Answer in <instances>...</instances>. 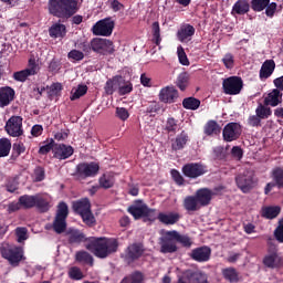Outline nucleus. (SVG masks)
<instances>
[{"label": "nucleus", "instance_id": "nucleus-45", "mask_svg": "<svg viewBox=\"0 0 283 283\" xmlns=\"http://www.w3.org/2000/svg\"><path fill=\"white\" fill-rule=\"evenodd\" d=\"M205 133L208 136H218V134H220V126L218 123L210 120L206 125Z\"/></svg>", "mask_w": 283, "mask_h": 283}, {"label": "nucleus", "instance_id": "nucleus-57", "mask_svg": "<svg viewBox=\"0 0 283 283\" xmlns=\"http://www.w3.org/2000/svg\"><path fill=\"white\" fill-rule=\"evenodd\" d=\"M153 34L156 45H160V24L158 22L153 23Z\"/></svg>", "mask_w": 283, "mask_h": 283}, {"label": "nucleus", "instance_id": "nucleus-60", "mask_svg": "<svg viewBox=\"0 0 283 283\" xmlns=\"http://www.w3.org/2000/svg\"><path fill=\"white\" fill-rule=\"evenodd\" d=\"M63 91V84L61 83H53L50 86V94H52V96H57V94H61V92Z\"/></svg>", "mask_w": 283, "mask_h": 283}, {"label": "nucleus", "instance_id": "nucleus-1", "mask_svg": "<svg viewBox=\"0 0 283 283\" xmlns=\"http://www.w3.org/2000/svg\"><path fill=\"white\" fill-rule=\"evenodd\" d=\"M160 235L159 244L161 253H176V251H178L176 242H179V244L187 248L192 244L191 239L188 235L180 234V232L176 230H160Z\"/></svg>", "mask_w": 283, "mask_h": 283}, {"label": "nucleus", "instance_id": "nucleus-5", "mask_svg": "<svg viewBox=\"0 0 283 283\" xmlns=\"http://www.w3.org/2000/svg\"><path fill=\"white\" fill-rule=\"evenodd\" d=\"M0 253L4 260L11 264V266H19L22 260H25L23 248L10 244V243H2L0 245Z\"/></svg>", "mask_w": 283, "mask_h": 283}, {"label": "nucleus", "instance_id": "nucleus-35", "mask_svg": "<svg viewBox=\"0 0 283 283\" xmlns=\"http://www.w3.org/2000/svg\"><path fill=\"white\" fill-rule=\"evenodd\" d=\"M98 182L102 189H112L116 182L115 175L113 172H105L99 177Z\"/></svg>", "mask_w": 283, "mask_h": 283}, {"label": "nucleus", "instance_id": "nucleus-9", "mask_svg": "<svg viewBox=\"0 0 283 283\" xmlns=\"http://www.w3.org/2000/svg\"><path fill=\"white\" fill-rule=\"evenodd\" d=\"M243 82L241 77L238 76H230L222 82V87L224 94L229 96H235L242 92Z\"/></svg>", "mask_w": 283, "mask_h": 283}, {"label": "nucleus", "instance_id": "nucleus-20", "mask_svg": "<svg viewBox=\"0 0 283 283\" xmlns=\"http://www.w3.org/2000/svg\"><path fill=\"white\" fill-rule=\"evenodd\" d=\"M190 258L195 260V262H209L211 258V248L201 247L193 249L191 251Z\"/></svg>", "mask_w": 283, "mask_h": 283}, {"label": "nucleus", "instance_id": "nucleus-27", "mask_svg": "<svg viewBox=\"0 0 283 283\" xmlns=\"http://www.w3.org/2000/svg\"><path fill=\"white\" fill-rule=\"evenodd\" d=\"M66 238L70 244H81V242H85L86 240L85 234L76 228H70L66 231Z\"/></svg>", "mask_w": 283, "mask_h": 283}, {"label": "nucleus", "instance_id": "nucleus-37", "mask_svg": "<svg viewBox=\"0 0 283 283\" xmlns=\"http://www.w3.org/2000/svg\"><path fill=\"white\" fill-rule=\"evenodd\" d=\"M250 6L247 0H239L232 7V14H247L249 12Z\"/></svg>", "mask_w": 283, "mask_h": 283}, {"label": "nucleus", "instance_id": "nucleus-48", "mask_svg": "<svg viewBox=\"0 0 283 283\" xmlns=\"http://www.w3.org/2000/svg\"><path fill=\"white\" fill-rule=\"evenodd\" d=\"M263 216L264 218H268L270 220H273V218H277L280 216V207H268L263 209Z\"/></svg>", "mask_w": 283, "mask_h": 283}, {"label": "nucleus", "instance_id": "nucleus-40", "mask_svg": "<svg viewBox=\"0 0 283 283\" xmlns=\"http://www.w3.org/2000/svg\"><path fill=\"white\" fill-rule=\"evenodd\" d=\"M12 149V143L8 138L0 139V158H6L10 156V150Z\"/></svg>", "mask_w": 283, "mask_h": 283}, {"label": "nucleus", "instance_id": "nucleus-10", "mask_svg": "<svg viewBox=\"0 0 283 283\" xmlns=\"http://www.w3.org/2000/svg\"><path fill=\"white\" fill-rule=\"evenodd\" d=\"M92 32L95 36H112V32H114V21L112 18H106L96 22Z\"/></svg>", "mask_w": 283, "mask_h": 283}, {"label": "nucleus", "instance_id": "nucleus-4", "mask_svg": "<svg viewBox=\"0 0 283 283\" xmlns=\"http://www.w3.org/2000/svg\"><path fill=\"white\" fill-rule=\"evenodd\" d=\"M78 49L86 53L90 52V50H93V52H96L97 54H114V42L103 38H94L90 44L85 42L81 43Z\"/></svg>", "mask_w": 283, "mask_h": 283}, {"label": "nucleus", "instance_id": "nucleus-34", "mask_svg": "<svg viewBox=\"0 0 283 283\" xmlns=\"http://www.w3.org/2000/svg\"><path fill=\"white\" fill-rule=\"evenodd\" d=\"M184 209H186V211H200V209H202V206H200V202L198 201L196 195L187 196L184 199Z\"/></svg>", "mask_w": 283, "mask_h": 283}, {"label": "nucleus", "instance_id": "nucleus-23", "mask_svg": "<svg viewBox=\"0 0 283 283\" xmlns=\"http://www.w3.org/2000/svg\"><path fill=\"white\" fill-rule=\"evenodd\" d=\"M199 205L201 207H209L211 205V200L213 199V191L208 188H201L195 193Z\"/></svg>", "mask_w": 283, "mask_h": 283}, {"label": "nucleus", "instance_id": "nucleus-42", "mask_svg": "<svg viewBox=\"0 0 283 283\" xmlns=\"http://www.w3.org/2000/svg\"><path fill=\"white\" fill-rule=\"evenodd\" d=\"M176 85L181 92H185V90H187V87L189 86V73H180L177 77Z\"/></svg>", "mask_w": 283, "mask_h": 283}, {"label": "nucleus", "instance_id": "nucleus-46", "mask_svg": "<svg viewBox=\"0 0 283 283\" xmlns=\"http://www.w3.org/2000/svg\"><path fill=\"white\" fill-rule=\"evenodd\" d=\"M87 94V85H78L76 88H73L71 92V101H76L81 98V96H85Z\"/></svg>", "mask_w": 283, "mask_h": 283}, {"label": "nucleus", "instance_id": "nucleus-39", "mask_svg": "<svg viewBox=\"0 0 283 283\" xmlns=\"http://www.w3.org/2000/svg\"><path fill=\"white\" fill-rule=\"evenodd\" d=\"M22 209H32L36 206V195H24L19 198Z\"/></svg>", "mask_w": 283, "mask_h": 283}, {"label": "nucleus", "instance_id": "nucleus-38", "mask_svg": "<svg viewBox=\"0 0 283 283\" xmlns=\"http://www.w3.org/2000/svg\"><path fill=\"white\" fill-rule=\"evenodd\" d=\"M76 262H82L83 264H90V266L94 265V256L90 254L87 251H77L75 253Z\"/></svg>", "mask_w": 283, "mask_h": 283}, {"label": "nucleus", "instance_id": "nucleus-61", "mask_svg": "<svg viewBox=\"0 0 283 283\" xmlns=\"http://www.w3.org/2000/svg\"><path fill=\"white\" fill-rule=\"evenodd\" d=\"M54 145L56 144H54L53 140L49 144L43 145L42 147H40L39 154L45 155V154H50V151H54Z\"/></svg>", "mask_w": 283, "mask_h": 283}, {"label": "nucleus", "instance_id": "nucleus-26", "mask_svg": "<svg viewBox=\"0 0 283 283\" xmlns=\"http://www.w3.org/2000/svg\"><path fill=\"white\" fill-rule=\"evenodd\" d=\"M67 34V27L65 24L56 22L49 29V35L51 39H65Z\"/></svg>", "mask_w": 283, "mask_h": 283}, {"label": "nucleus", "instance_id": "nucleus-16", "mask_svg": "<svg viewBox=\"0 0 283 283\" xmlns=\"http://www.w3.org/2000/svg\"><path fill=\"white\" fill-rule=\"evenodd\" d=\"M241 128L238 123H229L223 128V140L227 143H232V140H238L240 138Z\"/></svg>", "mask_w": 283, "mask_h": 283}, {"label": "nucleus", "instance_id": "nucleus-15", "mask_svg": "<svg viewBox=\"0 0 283 283\" xmlns=\"http://www.w3.org/2000/svg\"><path fill=\"white\" fill-rule=\"evenodd\" d=\"M159 101L161 103H167L171 105V103H176L178 101V90L175 86H166L163 87L159 92Z\"/></svg>", "mask_w": 283, "mask_h": 283}, {"label": "nucleus", "instance_id": "nucleus-36", "mask_svg": "<svg viewBox=\"0 0 283 283\" xmlns=\"http://www.w3.org/2000/svg\"><path fill=\"white\" fill-rule=\"evenodd\" d=\"M188 140H189V135L184 130L179 135H177V137L171 144V147L175 151L185 149V146L187 145Z\"/></svg>", "mask_w": 283, "mask_h": 283}, {"label": "nucleus", "instance_id": "nucleus-6", "mask_svg": "<svg viewBox=\"0 0 283 283\" xmlns=\"http://www.w3.org/2000/svg\"><path fill=\"white\" fill-rule=\"evenodd\" d=\"M177 283H209V276L200 270H186L182 274H178Z\"/></svg>", "mask_w": 283, "mask_h": 283}, {"label": "nucleus", "instance_id": "nucleus-41", "mask_svg": "<svg viewBox=\"0 0 283 283\" xmlns=\"http://www.w3.org/2000/svg\"><path fill=\"white\" fill-rule=\"evenodd\" d=\"M224 280L231 283H235L239 280L238 271L233 268H226L222 270Z\"/></svg>", "mask_w": 283, "mask_h": 283}, {"label": "nucleus", "instance_id": "nucleus-18", "mask_svg": "<svg viewBox=\"0 0 283 283\" xmlns=\"http://www.w3.org/2000/svg\"><path fill=\"white\" fill-rule=\"evenodd\" d=\"M128 213H132L135 220L149 216V208L143 201H136L133 206L128 207Z\"/></svg>", "mask_w": 283, "mask_h": 283}, {"label": "nucleus", "instance_id": "nucleus-30", "mask_svg": "<svg viewBox=\"0 0 283 283\" xmlns=\"http://www.w3.org/2000/svg\"><path fill=\"white\" fill-rule=\"evenodd\" d=\"M157 220L163 224H176L180 220V213L178 212H161L158 214Z\"/></svg>", "mask_w": 283, "mask_h": 283}, {"label": "nucleus", "instance_id": "nucleus-12", "mask_svg": "<svg viewBox=\"0 0 283 283\" xmlns=\"http://www.w3.org/2000/svg\"><path fill=\"white\" fill-rule=\"evenodd\" d=\"M237 185L243 193H249L253 187H255V181L253 180V172L247 170L237 177Z\"/></svg>", "mask_w": 283, "mask_h": 283}, {"label": "nucleus", "instance_id": "nucleus-49", "mask_svg": "<svg viewBox=\"0 0 283 283\" xmlns=\"http://www.w3.org/2000/svg\"><path fill=\"white\" fill-rule=\"evenodd\" d=\"M80 216L87 227H94V224H96V218L94 217V213H92V210H88Z\"/></svg>", "mask_w": 283, "mask_h": 283}, {"label": "nucleus", "instance_id": "nucleus-8", "mask_svg": "<svg viewBox=\"0 0 283 283\" xmlns=\"http://www.w3.org/2000/svg\"><path fill=\"white\" fill-rule=\"evenodd\" d=\"M4 129L12 138L23 136V118L21 116H11L4 126Z\"/></svg>", "mask_w": 283, "mask_h": 283}, {"label": "nucleus", "instance_id": "nucleus-51", "mask_svg": "<svg viewBox=\"0 0 283 283\" xmlns=\"http://www.w3.org/2000/svg\"><path fill=\"white\" fill-rule=\"evenodd\" d=\"M269 3H271V0H252V10L254 12H262Z\"/></svg>", "mask_w": 283, "mask_h": 283}, {"label": "nucleus", "instance_id": "nucleus-54", "mask_svg": "<svg viewBox=\"0 0 283 283\" xmlns=\"http://www.w3.org/2000/svg\"><path fill=\"white\" fill-rule=\"evenodd\" d=\"M67 57L70 61H83V59H85V53L74 49L67 53Z\"/></svg>", "mask_w": 283, "mask_h": 283}, {"label": "nucleus", "instance_id": "nucleus-55", "mask_svg": "<svg viewBox=\"0 0 283 283\" xmlns=\"http://www.w3.org/2000/svg\"><path fill=\"white\" fill-rule=\"evenodd\" d=\"M69 277L71 280H83V272L81 268L73 266L69 270Z\"/></svg>", "mask_w": 283, "mask_h": 283}, {"label": "nucleus", "instance_id": "nucleus-29", "mask_svg": "<svg viewBox=\"0 0 283 283\" xmlns=\"http://www.w3.org/2000/svg\"><path fill=\"white\" fill-rule=\"evenodd\" d=\"M273 72H275V61L266 60L261 66L259 76L261 81H265V78H269Z\"/></svg>", "mask_w": 283, "mask_h": 283}, {"label": "nucleus", "instance_id": "nucleus-2", "mask_svg": "<svg viewBox=\"0 0 283 283\" xmlns=\"http://www.w3.org/2000/svg\"><path fill=\"white\" fill-rule=\"evenodd\" d=\"M85 248L94 253L96 258L105 259L118 251V241L107 238H91Z\"/></svg>", "mask_w": 283, "mask_h": 283}, {"label": "nucleus", "instance_id": "nucleus-32", "mask_svg": "<svg viewBox=\"0 0 283 283\" xmlns=\"http://www.w3.org/2000/svg\"><path fill=\"white\" fill-rule=\"evenodd\" d=\"M73 210L78 216L86 213L87 211L92 210V203H90V199L84 198L73 202Z\"/></svg>", "mask_w": 283, "mask_h": 283}, {"label": "nucleus", "instance_id": "nucleus-64", "mask_svg": "<svg viewBox=\"0 0 283 283\" xmlns=\"http://www.w3.org/2000/svg\"><path fill=\"white\" fill-rule=\"evenodd\" d=\"M274 237L277 242L283 243V222L279 224V227L274 231Z\"/></svg>", "mask_w": 283, "mask_h": 283}, {"label": "nucleus", "instance_id": "nucleus-7", "mask_svg": "<svg viewBox=\"0 0 283 283\" xmlns=\"http://www.w3.org/2000/svg\"><path fill=\"white\" fill-rule=\"evenodd\" d=\"M67 203L61 202L57 207V212L53 221V229L55 233H63V231L67 229V222L65 221L67 219Z\"/></svg>", "mask_w": 283, "mask_h": 283}, {"label": "nucleus", "instance_id": "nucleus-47", "mask_svg": "<svg viewBox=\"0 0 283 283\" xmlns=\"http://www.w3.org/2000/svg\"><path fill=\"white\" fill-rule=\"evenodd\" d=\"M134 90V85L130 82L125 81V78L122 77V84L119 85L118 94L119 96H125L126 94H132V91Z\"/></svg>", "mask_w": 283, "mask_h": 283}, {"label": "nucleus", "instance_id": "nucleus-50", "mask_svg": "<svg viewBox=\"0 0 283 283\" xmlns=\"http://www.w3.org/2000/svg\"><path fill=\"white\" fill-rule=\"evenodd\" d=\"M15 237H17V242L21 244V242H25L28 240V228L25 227H18L15 229Z\"/></svg>", "mask_w": 283, "mask_h": 283}, {"label": "nucleus", "instance_id": "nucleus-31", "mask_svg": "<svg viewBox=\"0 0 283 283\" xmlns=\"http://www.w3.org/2000/svg\"><path fill=\"white\" fill-rule=\"evenodd\" d=\"M143 255V247L139 244H132L127 248L125 258L127 262H134V260H138Z\"/></svg>", "mask_w": 283, "mask_h": 283}, {"label": "nucleus", "instance_id": "nucleus-63", "mask_svg": "<svg viewBox=\"0 0 283 283\" xmlns=\"http://www.w3.org/2000/svg\"><path fill=\"white\" fill-rule=\"evenodd\" d=\"M178 127V124L176 123V119L170 117L167 119V123H166V129L167 132H176Z\"/></svg>", "mask_w": 283, "mask_h": 283}, {"label": "nucleus", "instance_id": "nucleus-3", "mask_svg": "<svg viewBox=\"0 0 283 283\" xmlns=\"http://www.w3.org/2000/svg\"><path fill=\"white\" fill-rule=\"evenodd\" d=\"M83 0H49V12L57 19H70L78 12V3Z\"/></svg>", "mask_w": 283, "mask_h": 283}, {"label": "nucleus", "instance_id": "nucleus-14", "mask_svg": "<svg viewBox=\"0 0 283 283\" xmlns=\"http://www.w3.org/2000/svg\"><path fill=\"white\" fill-rule=\"evenodd\" d=\"M39 72V64H35L34 61H29V67L19 72L13 73L14 81L24 83L28 81V76H34Z\"/></svg>", "mask_w": 283, "mask_h": 283}, {"label": "nucleus", "instance_id": "nucleus-24", "mask_svg": "<svg viewBox=\"0 0 283 283\" xmlns=\"http://www.w3.org/2000/svg\"><path fill=\"white\" fill-rule=\"evenodd\" d=\"M14 101V90L10 86L0 88V107H8Z\"/></svg>", "mask_w": 283, "mask_h": 283}, {"label": "nucleus", "instance_id": "nucleus-17", "mask_svg": "<svg viewBox=\"0 0 283 283\" xmlns=\"http://www.w3.org/2000/svg\"><path fill=\"white\" fill-rule=\"evenodd\" d=\"M272 179L273 182H269L265 186V195L271 193V191L273 190V187H277L279 189L283 188V169L282 168H275L272 170Z\"/></svg>", "mask_w": 283, "mask_h": 283}, {"label": "nucleus", "instance_id": "nucleus-58", "mask_svg": "<svg viewBox=\"0 0 283 283\" xmlns=\"http://www.w3.org/2000/svg\"><path fill=\"white\" fill-rule=\"evenodd\" d=\"M115 114L119 120H127L129 118V111L125 107H117Z\"/></svg>", "mask_w": 283, "mask_h": 283}, {"label": "nucleus", "instance_id": "nucleus-11", "mask_svg": "<svg viewBox=\"0 0 283 283\" xmlns=\"http://www.w3.org/2000/svg\"><path fill=\"white\" fill-rule=\"evenodd\" d=\"M101 166L97 163H82L76 167L78 178H94L98 174Z\"/></svg>", "mask_w": 283, "mask_h": 283}, {"label": "nucleus", "instance_id": "nucleus-62", "mask_svg": "<svg viewBox=\"0 0 283 283\" xmlns=\"http://www.w3.org/2000/svg\"><path fill=\"white\" fill-rule=\"evenodd\" d=\"M275 10H277V4L275 2H269V4L265 7L266 17H273L275 14Z\"/></svg>", "mask_w": 283, "mask_h": 283}, {"label": "nucleus", "instance_id": "nucleus-43", "mask_svg": "<svg viewBox=\"0 0 283 283\" xmlns=\"http://www.w3.org/2000/svg\"><path fill=\"white\" fill-rule=\"evenodd\" d=\"M255 114H258L261 120H264L269 118V116H271L273 112L271 111V107L265 106L264 104H259L255 108Z\"/></svg>", "mask_w": 283, "mask_h": 283}, {"label": "nucleus", "instance_id": "nucleus-22", "mask_svg": "<svg viewBox=\"0 0 283 283\" xmlns=\"http://www.w3.org/2000/svg\"><path fill=\"white\" fill-rule=\"evenodd\" d=\"M196 34V29L191 24H184L180 27V29L177 32V39L181 43H189L191 41V38Z\"/></svg>", "mask_w": 283, "mask_h": 283}, {"label": "nucleus", "instance_id": "nucleus-56", "mask_svg": "<svg viewBox=\"0 0 283 283\" xmlns=\"http://www.w3.org/2000/svg\"><path fill=\"white\" fill-rule=\"evenodd\" d=\"M222 63L224 67H227V70H233V65H234L233 54L227 53L222 59Z\"/></svg>", "mask_w": 283, "mask_h": 283}, {"label": "nucleus", "instance_id": "nucleus-21", "mask_svg": "<svg viewBox=\"0 0 283 283\" xmlns=\"http://www.w3.org/2000/svg\"><path fill=\"white\" fill-rule=\"evenodd\" d=\"M41 213H45L50 211V207H52V197L48 193L35 195V206Z\"/></svg>", "mask_w": 283, "mask_h": 283}, {"label": "nucleus", "instance_id": "nucleus-25", "mask_svg": "<svg viewBox=\"0 0 283 283\" xmlns=\"http://www.w3.org/2000/svg\"><path fill=\"white\" fill-rule=\"evenodd\" d=\"M123 84V76L116 75L109 80H107L105 84V92L108 94V96H112L114 92H118L120 90V85Z\"/></svg>", "mask_w": 283, "mask_h": 283}, {"label": "nucleus", "instance_id": "nucleus-53", "mask_svg": "<svg viewBox=\"0 0 283 283\" xmlns=\"http://www.w3.org/2000/svg\"><path fill=\"white\" fill-rule=\"evenodd\" d=\"M177 56L181 65H189V59L187 57V53H185V49L180 45L177 48Z\"/></svg>", "mask_w": 283, "mask_h": 283}, {"label": "nucleus", "instance_id": "nucleus-28", "mask_svg": "<svg viewBox=\"0 0 283 283\" xmlns=\"http://www.w3.org/2000/svg\"><path fill=\"white\" fill-rule=\"evenodd\" d=\"M280 103H282V92H280L277 88L272 90L264 97V105H270V107H277Z\"/></svg>", "mask_w": 283, "mask_h": 283}, {"label": "nucleus", "instance_id": "nucleus-52", "mask_svg": "<svg viewBox=\"0 0 283 283\" xmlns=\"http://www.w3.org/2000/svg\"><path fill=\"white\" fill-rule=\"evenodd\" d=\"M120 283H143V273L135 272L130 276L125 277Z\"/></svg>", "mask_w": 283, "mask_h": 283}, {"label": "nucleus", "instance_id": "nucleus-19", "mask_svg": "<svg viewBox=\"0 0 283 283\" xmlns=\"http://www.w3.org/2000/svg\"><path fill=\"white\" fill-rule=\"evenodd\" d=\"M72 154H74V148H72V146H67L65 144H55L53 147L54 158H57L59 160H65L70 158Z\"/></svg>", "mask_w": 283, "mask_h": 283}, {"label": "nucleus", "instance_id": "nucleus-59", "mask_svg": "<svg viewBox=\"0 0 283 283\" xmlns=\"http://www.w3.org/2000/svg\"><path fill=\"white\" fill-rule=\"evenodd\" d=\"M261 123H262V119L258 114L251 115L248 118V125H250V127H260Z\"/></svg>", "mask_w": 283, "mask_h": 283}, {"label": "nucleus", "instance_id": "nucleus-33", "mask_svg": "<svg viewBox=\"0 0 283 283\" xmlns=\"http://www.w3.org/2000/svg\"><path fill=\"white\" fill-rule=\"evenodd\" d=\"M265 266L270 269H275L277 266H282V258L277 255L276 251L270 252L263 260Z\"/></svg>", "mask_w": 283, "mask_h": 283}, {"label": "nucleus", "instance_id": "nucleus-13", "mask_svg": "<svg viewBox=\"0 0 283 283\" xmlns=\"http://www.w3.org/2000/svg\"><path fill=\"white\" fill-rule=\"evenodd\" d=\"M182 174L187 178H200L207 174V168L201 164H187L182 167Z\"/></svg>", "mask_w": 283, "mask_h": 283}, {"label": "nucleus", "instance_id": "nucleus-44", "mask_svg": "<svg viewBox=\"0 0 283 283\" xmlns=\"http://www.w3.org/2000/svg\"><path fill=\"white\" fill-rule=\"evenodd\" d=\"M182 106L185 107V109L196 111L198 109V107H200V99L196 97L184 98Z\"/></svg>", "mask_w": 283, "mask_h": 283}]
</instances>
